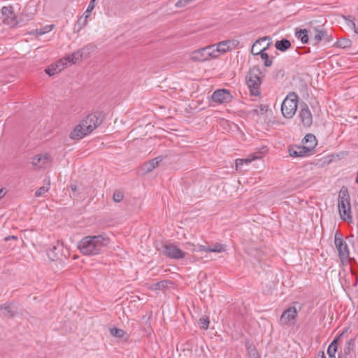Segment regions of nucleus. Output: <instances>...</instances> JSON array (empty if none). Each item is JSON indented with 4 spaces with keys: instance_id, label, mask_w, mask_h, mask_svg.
I'll use <instances>...</instances> for the list:
<instances>
[{
    "instance_id": "obj_1",
    "label": "nucleus",
    "mask_w": 358,
    "mask_h": 358,
    "mask_svg": "<svg viewBox=\"0 0 358 358\" xmlns=\"http://www.w3.org/2000/svg\"><path fill=\"white\" fill-rule=\"evenodd\" d=\"M110 243L106 235L88 236L79 241L78 248L84 255L93 256L100 254Z\"/></svg>"
},
{
    "instance_id": "obj_2",
    "label": "nucleus",
    "mask_w": 358,
    "mask_h": 358,
    "mask_svg": "<svg viewBox=\"0 0 358 358\" xmlns=\"http://www.w3.org/2000/svg\"><path fill=\"white\" fill-rule=\"evenodd\" d=\"M99 113H91L85 117L70 134L71 139H81L94 131L102 122Z\"/></svg>"
},
{
    "instance_id": "obj_3",
    "label": "nucleus",
    "mask_w": 358,
    "mask_h": 358,
    "mask_svg": "<svg viewBox=\"0 0 358 358\" xmlns=\"http://www.w3.org/2000/svg\"><path fill=\"white\" fill-rule=\"evenodd\" d=\"M338 208L341 219L348 223H352L350 197L348 189L344 187L339 192Z\"/></svg>"
},
{
    "instance_id": "obj_4",
    "label": "nucleus",
    "mask_w": 358,
    "mask_h": 358,
    "mask_svg": "<svg viewBox=\"0 0 358 358\" xmlns=\"http://www.w3.org/2000/svg\"><path fill=\"white\" fill-rule=\"evenodd\" d=\"M261 75L260 69L258 66H253L246 76L247 85L253 96L260 94V85L262 82Z\"/></svg>"
},
{
    "instance_id": "obj_5",
    "label": "nucleus",
    "mask_w": 358,
    "mask_h": 358,
    "mask_svg": "<svg viewBox=\"0 0 358 358\" xmlns=\"http://www.w3.org/2000/svg\"><path fill=\"white\" fill-rule=\"evenodd\" d=\"M298 95L294 92H289L281 104L282 115L287 119L292 118L296 113L298 107Z\"/></svg>"
},
{
    "instance_id": "obj_6",
    "label": "nucleus",
    "mask_w": 358,
    "mask_h": 358,
    "mask_svg": "<svg viewBox=\"0 0 358 358\" xmlns=\"http://www.w3.org/2000/svg\"><path fill=\"white\" fill-rule=\"evenodd\" d=\"M271 38L268 36L262 37L258 40H257L254 43L251 49V52L254 55H260L262 59L264 61V65L266 67H269L272 65L273 62L272 59L269 58L268 55L265 52L266 50L268 49L270 43H268L265 47H263L262 49L257 50H256L258 45H260L261 43L266 41V40H270Z\"/></svg>"
},
{
    "instance_id": "obj_7",
    "label": "nucleus",
    "mask_w": 358,
    "mask_h": 358,
    "mask_svg": "<svg viewBox=\"0 0 358 358\" xmlns=\"http://www.w3.org/2000/svg\"><path fill=\"white\" fill-rule=\"evenodd\" d=\"M162 253L168 258L180 259L185 257V252L173 243H166L162 246Z\"/></svg>"
},
{
    "instance_id": "obj_8",
    "label": "nucleus",
    "mask_w": 358,
    "mask_h": 358,
    "mask_svg": "<svg viewBox=\"0 0 358 358\" xmlns=\"http://www.w3.org/2000/svg\"><path fill=\"white\" fill-rule=\"evenodd\" d=\"M334 244L338 252V257L341 262L349 259L350 252L346 242L338 234H335Z\"/></svg>"
},
{
    "instance_id": "obj_9",
    "label": "nucleus",
    "mask_w": 358,
    "mask_h": 358,
    "mask_svg": "<svg viewBox=\"0 0 358 358\" xmlns=\"http://www.w3.org/2000/svg\"><path fill=\"white\" fill-rule=\"evenodd\" d=\"M212 101L217 104H227L233 99L229 90L227 89H220L215 90L211 96Z\"/></svg>"
},
{
    "instance_id": "obj_10",
    "label": "nucleus",
    "mask_w": 358,
    "mask_h": 358,
    "mask_svg": "<svg viewBox=\"0 0 358 358\" xmlns=\"http://www.w3.org/2000/svg\"><path fill=\"white\" fill-rule=\"evenodd\" d=\"M323 39L329 42L331 40V37L330 35H328L324 29L320 27H315L313 29V33L310 34V38L312 45H317Z\"/></svg>"
},
{
    "instance_id": "obj_11",
    "label": "nucleus",
    "mask_w": 358,
    "mask_h": 358,
    "mask_svg": "<svg viewBox=\"0 0 358 358\" xmlns=\"http://www.w3.org/2000/svg\"><path fill=\"white\" fill-rule=\"evenodd\" d=\"M297 316V310L294 306L289 307L282 313L279 323L281 326L289 325L292 322H294Z\"/></svg>"
},
{
    "instance_id": "obj_12",
    "label": "nucleus",
    "mask_w": 358,
    "mask_h": 358,
    "mask_svg": "<svg viewBox=\"0 0 358 358\" xmlns=\"http://www.w3.org/2000/svg\"><path fill=\"white\" fill-rule=\"evenodd\" d=\"M301 122L306 127H309L313 123V115L308 106L304 103L301 106L299 114Z\"/></svg>"
},
{
    "instance_id": "obj_13",
    "label": "nucleus",
    "mask_w": 358,
    "mask_h": 358,
    "mask_svg": "<svg viewBox=\"0 0 358 358\" xmlns=\"http://www.w3.org/2000/svg\"><path fill=\"white\" fill-rule=\"evenodd\" d=\"M50 155L48 153L38 154L32 158L31 164L38 169H45L50 164Z\"/></svg>"
},
{
    "instance_id": "obj_14",
    "label": "nucleus",
    "mask_w": 358,
    "mask_h": 358,
    "mask_svg": "<svg viewBox=\"0 0 358 358\" xmlns=\"http://www.w3.org/2000/svg\"><path fill=\"white\" fill-rule=\"evenodd\" d=\"M288 151L292 157H305L312 154V152L306 145H293L289 148Z\"/></svg>"
},
{
    "instance_id": "obj_15",
    "label": "nucleus",
    "mask_w": 358,
    "mask_h": 358,
    "mask_svg": "<svg viewBox=\"0 0 358 358\" xmlns=\"http://www.w3.org/2000/svg\"><path fill=\"white\" fill-rule=\"evenodd\" d=\"M209 48L206 47L196 50L191 52L189 58L193 62H203L209 60L208 51Z\"/></svg>"
},
{
    "instance_id": "obj_16",
    "label": "nucleus",
    "mask_w": 358,
    "mask_h": 358,
    "mask_svg": "<svg viewBox=\"0 0 358 358\" xmlns=\"http://www.w3.org/2000/svg\"><path fill=\"white\" fill-rule=\"evenodd\" d=\"M238 45L239 41L237 39H230L219 42V48L221 49L222 54L236 49Z\"/></svg>"
},
{
    "instance_id": "obj_17",
    "label": "nucleus",
    "mask_w": 358,
    "mask_h": 358,
    "mask_svg": "<svg viewBox=\"0 0 358 358\" xmlns=\"http://www.w3.org/2000/svg\"><path fill=\"white\" fill-rule=\"evenodd\" d=\"M163 159L164 157L162 156H159L152 159L148 162H145L141 166L142 171L144 173H150L159 166V163L162 162Z\"/></svg>"
},
{
    "instance_id": "obj_18",
    "label": "nucleus",
    "mask_w": 358,
    "mask_h": 358,
    "mask_svg": "<svg viewBox=\"0 0 358 358\" xmlns=\"http://www.w3.org/2000/svg\"><path fill=\"white\" fill-rule=\"evenodd\" d=\"M0 310H3V315L6 317H13L17 313V308L12 303L0 305Z\"/></svg>"
},
{
    "instance_id": "obj_19",
    "label": "nucleus",
    "mask_w": 358,
    "mask_h": 358,
    "mask_svg": "<svg viewBox=\"0 0 358 358\" xmlns=\"http://www.w3.org/2000/svg\"><path fill=\"white\" fill-rule=\"evenodd\" d=\"M95 7V3H94V0H91L87 10L84 13V20L82 21L83 16L78 20V25L79 26V29H81L83 27L87 25V20L90 17L92 11L94 10Z\"/></svg>"
},
{
    "instance_id": "obj_20",
    "label": "nucleus",
    "mask_w": 358,
    "mask_h": 358,
    "mask_svg": "<svg viewBox=\"0 0 358 358\" xmlns=\"http://www.w3.org/2000/svg\"><path fill=\"white\" fill-rule=\"evenodd\" d=\"M64 65V62L61 59L57 63L49 66L45 69V72L50 76H54L59 73L63 69Z\"/></svg>"
},
{
    "instance_id": "obj_21",
    "label": "nucleus",
    "mask_w": 358,
    "mask_h": 358,
    "mask_svg": "<svg viewBox=\"0 0 358 358\" xmlns=\"http://www.w3.org/2000/svg\"><path fill=\"white\" fill-rule=\"evenodd\" d=\"M83 57L82 50H78L75 52H73L71 55H69L67 57H64L62 60L64 62V64L66 65L68 64H76L78 62L80 61Z\"/></svg>"
},
{
    "instance_id": "obj_22",
    "label": "nucleus",
    "mask_w": 358,
    "mask_h": 358,
    "mask_svg": "<svg viewBox=\"0 0 358 358\" xmlns=\"http://www.w3.org/2000/svg\"><path fill=\"white\" fill-rule=\"evenodd\" d=\"M62 246L57 245L53 246L52 248L47 251V255L48 258L52 261H57L60 259L62 254L60 253Z\"/></svg>"
},
{
    "instance_id": "obj_23",
    "label": "nucleus",
    "mask_w": 358,
    "mask_h": 358,
    "mask_svg": "<svg viewBox=\"0 0 358 358\" xmlns=\"http://www.w3.org/2000/svg\"><path fill=\"white\" fill-rule=\"evenodd\" d=\"M207 48L210 49L208 51L209 59H216L218 57H220L221 55H222V52H221V49L219 48V43L211 45H208Z\"/></svg>"
},
{
    "instance_id": "obj_24",
    "label": "nucleus",
    "mask_w": 358,
    "mask_h": 358,
    "mask_svg": "<svg viewBox=\"0 0 358 358\" xmlns=\"http://www.w3.org/2000/svg\"><path fill=\"white\" fill-rule=\"evenodd\" d=\"M303 143L306 144V147L313 152L314 148L317 145V140L315 136L312 134H308L305 136Z\"/></svg>"
},
{
    "instance_id": "obj_25",
    "label": "nucleus",
    "mask_w": 358,
    "mask_h": 358,
    "mask_svg": "<svg viewBox=\"0 0 358 358\" xmlns=\"http://www.w3.org/2000/svg\"><path fill=\"white\" fill-rule=\"evenodd\" d=\"M275 47L277 50L285 52L291 47V42L286 38H283L282 40L277 41L275 43Z\"/></svg>"
},
{
    "instance_id": "obj_26",
    "label": "nucleus",
    "mask_w": 358,
    "mask_h": 358,
    "mask_svg": "<svg viewBox=\"0 0 358 358\" xmlns=\"http://www.w3.org/2000/svg\"><path fill=\"white\" fill-rule=\"evenodd\" d=\"M348 26L353 29L355 33L358 34V23H356L355 17L352 15H347L343 17Z\"/></svg>"
},
{
    "instance_id": "obj_27",
    "label": "nucleus",
    "mask_w": 358,
    "mask_h": 358,
    "mask_svg": "<svg viewBox=\"0 0 358 358\" xmlns=\"http://www.w3.org/2000/svg\"><path fill=\"white\" fill-rule=\"evenodd\" d=\"M45 184L43 186L41 187L39 189H38L35 192V196L36 197H39L42 195H43L45 192H47L50 189V180L45 179L44 180Z\"/></svg>"
},
{
    "instance_id": "obj_28",
    "label": "nucleus",
    "mask_w": 358,
    "mask_h": 358,
    "mask_svg": "<svg viewBox=\"0 0 358 358\" xmlns=\"http://www.w3.org/2000/svg\"><path fill=\"white\" fill-rule=\"evenodd\" d=\"M258 158H259V157H257V156H252V157H249L245 158V159H237L236 160V168L237 169L241 168L244 164L248 165L252 161H254V160H255L256 159H258Z\"/></svg>"
},
{
    "instance_id": "obj_29",
    "label": "nucleus",
    "mask_w": 358,
    "mask_h": 358,
    "mask_svg": "<svg viewBox=\"0 0 358 358\" xmlns=\"http://www.w3.org/2000/svg\"><path fill=\"white\" fill-rule=\"evenodd\" d=\"M337 344H338V340L334 339L329 345L327 348V354L329 357H334L336 358V353L337 352Z\"/></svg>"
},
{
    "instance_id": "obj_30",
    "label": "nucleus",
    "mask_w": 358,
    "mask_h": 358,
    "mask_svg": "<svg viewBox=\"0 0 358 358\" xmlns=\"http://www.w3.org/2000/svg\"><path fill=\"white\" fill-rule=\"evenodd\" d=\"M296 36L301 40L303 44L308 43L309 37L308 35V31L306 29H301L300 31H296Z\"/></svg>"
},
{
    "instance_id": "obj_31",
    "label": "nucleus",
    "mask_w": 358,
    "mask_h": 358,
    "mask_svg": "<svg viewBox=\"0 0 358 358\" xmlns=\"http://www.w3.org/2000/svg\"><path fill=\"white\" fill-rule=\"evenodd\" d=\"M247 352L249 356V358H260L259 354L256 349L255 346L253 345H249L247 347Z\"/></svg>"
},
{
    "instance_id": "obj_32",
    "label": "nucleus",
    "mask_w": 358,
    "mask_h": 358,
    "mask_svg": "<svg viewBox=\"0 0 358 358\" xmlns=\"http://www.w3.org/2000/svg\"><path fill=\"white\" fill-rule=\"evenodd\" d=\"M3 22L11 27L17 24V21L16 20L15 14L10 15V17H3Z\"/></svg>"
},
{
    "instance_id": "obj_33",
    "label": "nucleus",
    "mask_w": 358,
    "mask_h": 358,
    "mask_svg": "<svg viewBox=\"0 0 358 358\" xmlns=\"http://www.w3.org/2000/svg\"><path fill=\"white\" fill-rule=\"evenodd\" d=\"M110 332L111 335L116 338H123L124 336L126 334V332L124 330L121 329H117L116 327L111 328L110 329Z\"/></svg>"
},
{
    "instance_id": "obj_34",
    "label": "nucleus",
    "mask_w": 358,
    "mask_h": 358,
    "mask_svg": "<svg viewBox=\"0 0 358 358\" xmlns=\"http://www.w3.org/2000/svg\"><path fill=\"white\" fill-rule=\"evenodd\" d=\"M53 27H54L53 24L45 25V27H43L41 29H36V33L37 35L41 36V35H43L45 34H47V33L50 32V31H52Z\"/></svg>"
},
{
    "instance_id": "obj_35",
    "label": "nucleus",
    "mask_w": 358,
    "mask_h": 358,
    "mask_svg": "<svg viewBox=\"0 0 358 358\" xmlns=\"http://www.w3.org/2000/svg\"><path fill=\"white\" fill-rule=\"evenodd\" d=\"M337 45L339 48H347L352 46V41L348 38H342L337 42Z\"/></svg>"
},
{
    "instance_id": "obj_36",
    "label": "nucleus",
    "mask_w": 358,
    "mask_h": 358,
    "mask_svg": "<svg viewBox=\"0 0 358 358\" xmlns=\"http://www.w3.org/2000/svg\"><path fill=\"white\" fill-rule=\"evenodd\" d=\"M354 345L355 341L353 339L348 341L344 347L343 352L342 353L345 354V356H348L350 353V351L352 349Z\"/></svg>"
},
{
    "instance_id": "obj_37",
    "label": "nucleus",
    "mask_w": 358,
    "mask_h": 358,
    "mask_svg": "<svg viewBox=\"0 0 358 358\" xmlns=\"http://www.w3.org/2000/svg\"><path fill=\"white\" fill-rule=\"evenodd\" d=\"M1 13L3 17H10V15L15 14L13 8L12 6H3L1 8Z\"/></svg>"
},
{
    "instance_id": "obj_38",
    "label": "nucleus",
    "mask_w": 358,
    "mask_h": 358,
    "mask_svg": "<svg viewBox=\"0 0 358 358\" xmlns=\"http://www.w3.org/2000/svg\"><path fill=\"white\" fill-rule=\"evenodd\" d=\"M113 201L116 203L122 201L124 199V193L121 190L115 191L113 196Z\"/></svg>"
},
{
    "instance_id": "obj_39",
    "label": "nucleus",
    "mask_w": 358,
    "mask_h": 358,
    "mask_svg": "<svg viewBox=\"0 0 358 358\" xmlns=\"http://www.w3.org/2000/svg\"><path fill=\"white\" fill-rule=\"evenodd\" d=\"M208 250L211 252H222L224 251L225 248L223 245L216 244L213 247H208Z\"/></svg>"
},
{
    "instance_id": "obj_40",
    "label": "nucleus",
    "mask_w": 358,
    "mask_h": 358,
    "mask_svg": "<svg viewBox=\"0 0 358 358\" xmlns=\"http://www.w3.org/2000/svg\"><path fill=\"white\" fill-rule=\"evenodd\" d=\"M199 324L201 329H207L209 325V320L206 317H202L199 319Z\"/></svg>"
},
{
    "instance_id": "obj_41",
    "label": "nucleus",
    "mask_w": 358,
    "mask_h": 358,
    "mask_svg": "<svg viewBox=\"0 0 358 358\" xmlns=\"http://www.w3.org/2000/svg\"><path fill=\"white\" fill-rule=\"evenodd\" d=\"M169 283V282L168 280H162V281H160V282H157L155 285V287L157 289H160L163 287H165L167 284Z\"/></svg>"
},
{
    "instance_id": "obj_42",
    "label": "nucleus",
    "mask_w": 358,
    "mask_h": 358,
    "mask_svg": "<svg viewBox=\"0 0 358 358\" xmlns=\"http://www.w3.org/2000/svg\"><path fill=\"white\" fill-rule=\"evenodd\" d=\"M208 247H206V246L202 245H196V248H194V251H198V252H203V251L209 252L208 250Z\"/></svg>"
},
{
    "instance_id": "obj_43",
    "label": "nucleus",
    "mask_w": 358,
    "mask_h": 358,
    "mask_svg": "<svg viewBox=\"0 0 358 358\" xmlns=\"http://www.w3.org/2000/svg\"><path fill=\"white\" fill-rule=\"evenodd\" d=\"M6 189L5 188H1L0 189V199H1L2 197L4 196V195L6 194Z\"/></svg>"
},
{
    "instance_id": "obj_44",
    "label": "nucleus",
    "mask_w": 358,
    "mask_h": 358,
    "mask_svg": "<svg viewBox=\"0 0 358 358\" xmlns=\"http://www.w3.org/2000/svg\"><path fill=\"white\" fill-rule=\"evenodd\" d=\"M10 239H17V237L14 236H9L5 238V241H8Z\"/></svg>"
},
{
    "instance_id": "obj_45",
    "label": "nucleus",
    "mask_w": 358,
    "mask_h": 358,
    "mask_svg": "<svg viewBox=\"0 0 358 358\" xmlns=\"http://www.w3.org/2000/svg\"><path fill=\"white\" fill-rule=\"evenodd\" d=\"M338 358H347V356H345V354L341 352L338 354Z\"/></svg>"
},
{
    "instance_id": "obj_46",
    "label": "nucleus",
    "mask_w": 358,
    "mask_h": 358,
    "mask_svg": "<svg viewBox=\"0 0 358 358\" xmlns=\"http://www.w3.org/2000/svg\"><path fill=\"white\" fill-rule=\"evenodd\" d=\"M71 189L72 191L75 192V191H76L77 187L75 185H71Z\"/></svg>"
},
{
    "instance_id": "obj_47",
    "label": "nucleus",
    "mask_w": 358,
    "mask_h": 358,
    "mask_svg": "<svg viewBox=\"0 0 358 358\" xmlns=\"http://www.w3.org/2000/svg\"><path fill=\"white\" fill-rule=\"evenodd\" d=\"M317 358H325L324 352H322V355L320 357H317Z\"/></svg>"
},
{
    "instance_id": "obj_48",
    "label": "nucleus",
    "mask_w": 358,
    "mask_h": 358,
    "mask_svg": "<svg viewBox=\"0 0 358 358\" xmlns=\"http://www.w3.org/2000/svg\"><path fill=\"white\" fill-rule=\"evenodd\" d=\"M261 44H262V43H260V45H261ZM257 45V47L256 50H260V49H261V48H259V45Z\"/></svg>"
},
{
    "instance_id": "obj_49",
    "label": "nucleus",
    "mask_w": 358,
    "mask_h": 358,
    "mask_svg": "<svg viewBox=\"0 0 358 358\" xmlns=\"http://www.w3.org/2000/svg\"><path fill=\"white\" fill-rule=\"evenodd\" d=\"M95 1H96V0H94V3H95Z\"/></svg>"
},
{
    "instance_id": "obj_50",
    "label": "nucleus",
    "mask_w": 358,
    "mask_h": 358,
    "mask_svg": "<svg viewBox=\"0 0 358 358\" xmlns=\"http://www.w3.org/2000/svg\"><path fill=\"white\" fill-rule=\"evenodd\" d=\"M330 358H334V357H330Z\"/></svg>"
}]
</instances>
